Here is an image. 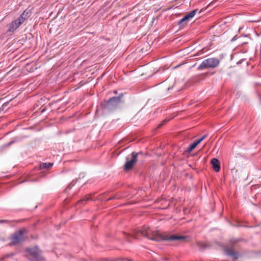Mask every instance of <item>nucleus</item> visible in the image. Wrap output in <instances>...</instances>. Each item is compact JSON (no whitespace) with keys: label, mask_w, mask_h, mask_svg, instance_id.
Returning a JSON list of instances; mask_svg holds the SVG:
<instances>
[{"label":"nucleus","mask_w":261,"mask_h":261,"mask_svg":"<svg viewBox=\"0 0 261 261\" xmlns=\"http://www.w3.org/2000/svg\"><path fill=\"white\" fill-rule=\"evenodd\" d=\"M27 232V229L25 228L19 229L15 231L11 235V242L10 243V246H14L19 244L25 240L24 234Z\"/></svg>","instance_id":"obj_6"},{"label":"nucleus","mask_w":261,"mask_h":261,"mask_svg":"<svg viewBox=\"0 0 261 261\" xmlns=\"http://www.w3.org/2000/svg\"><path fill=\"white\" fill-rule=\"evenodd\" d=\"M114 198H115V197H114V196H113V197H111L109 198L107 200V201H110V200H112V199H114Z\"/></svg>","instance_id":"obj_23"},{"label":"nucleus","mask_w":261,"mask_h":261,"mask_svg":"<svg viewBox=\"0 0 261 261\" xmlns=\"http://www.w3.org/2000/svg\"><path fill=\"white\" fill-rule=\"evenodd\" d=\"M25 251L28 253L27 256L30 261H42L43 260V257L41 255V251L38 247L27 248Z\"/></svg>","instance_id":"obj_4"},{"label":"nucleus","mask_w":261,"mask_h":261,"mask_svg":"<svg viewBox=\"0 0 261 261\" xmlns=\"http://www.w3.org/2000/svg\"><path fill=\"white\" fill-rule=\"evenodd\" d=\"M163 259L165 260H168V258L167 257H165Z\"/></svg>","instance_id":"obj_24"},{"label":"nucleus","mask_w":261,"mask_h":261,"mask_svg":"<svg viewBox=\"0 0 261 261\" xmlns=\"http://www.w3.org/2000/svg\"><path fill=\"white\" fill-rule=\"evenodd\" d=\"M207 136V134H205L203 135L200 139L195 141V142L198 145Z\"/></svg>","instance_id":"obj_17"},{"label":"nucleus","mask_w":261,"mask_h":261,"mask_svg":"<svg viewBox=\"0 0 261 261\" xmlns=\"http://www.w3.org/2000/svg\"><path fill=\"white\" fill-rule=\"evenodd\" d=\"M168 121V120L165 119L158 126V128H161L163 125L166 124Z\"/></svg>","instance_id":"obj_19"},{"label":"nucleus","mask_w":261,"mask_h":261,"mask_svg":"<svg viewBox=\"0 0 261 261\" xmlns=\"http://www.w3.org/2000/svg\"><path fill=\"white\" fill-rule=\"evenodd\" d=\"M53 166V163H41L40 164L39 167L41 170L43 169H49Z\"/></svg>","instance_id":"obj_12"},{"label":"nucleus","mask_w":261,"mask_h":261,"mask_svg":"<svg viewBox=\"0 0 261 261\" xmlns=\"http://www.w3.org/2000/svg\"><path fill=\"white\" fill-rule=\"evenodd\" d=\"M128 261H132V260L130 259H126Z\"/></svg>","instance_id":"obj_25"},{"label":"nucleus","mask_w":261,"mask_h":261,"mask_svg":"<svg viewBox=\"0 0 261 261\" xmlns=\"http://www.w3.org/2000/svg\"><path fill=\"white\" fill-rule=\"evenodd\" d=\"M197 145L198 144H197V143H196L195 141L194 142L189 146L188 148L186 150L187 152L188 153H190L194 149H195Z\"/></svg>","instance_id":"obj_13"},{"label":"nucleus","mask_w":261,"mask_h":261,"mask_svg":"<svg viewBox=\"0 0 261 261\" xmlns=\"http://www.w3.org/2000/svg\"><path fill=\"white\" fill-rule=\"evenodd\" d=\"M147 238L148 239L155 242L162 241H184L188 238L187 236H179L178 234H161L158 232L153 231L149 227L143 226L141 230L134 231L133 237L138 239L139 234Z\"/></svg>","instance_id":"obj_1"},{"label":"nucleus","mask_w":261,"mask_h":261,"mask_svg":"<svg viewBox=\"0 0 261 261\" xmlns=\"http://www.w3.org/2000/svg\"><path fill=\"white\" fill-rule=\"evenodd\" d=\"M197 245L199 247V248L201 249H205V248L207 247V245L202 242H198Z\"/></svg>","instance_id":"obj_16"},{"label":"nucleus","mask_w":261,"mask_h":261,"mask_svg":"<svg viewBox=\"0 0 261 261\" xmlns=\"http://www.w3.org/2000/svg\"><path fill=\"white\" fill-rule=\"evenodd\" d=\"M238 37L236 35L235 36L233 37V38L231 39V42H233L234 41H236Z\"/></svg>","instance_id":"obj_21"},{"label":"nucleus","mask_w":261,"mask_h":261,"mask_svg":"<svg viewBox=\"0 0 261 261\" xmlns=\"http://www.w3.org/2000/svg\"><path fill=\"white\" fill-rule=\"evenodd\" d=\"M143 152L141 151L133 152L130 155V156H127L126 158V162L123 166L124 170L127 171L132 169L138 161V156L143 155Z\"/></svg>","instance_id":"obj_3"},{"label":"nucleus","mask_w":261,"mask_h":261,"mask_svg":"<svg viewBox=\"0 0 261 261\" xmlns=\"http://www.w3.org/2000/svg\"><path fill=\"white\" fill-rule=\"evenodd\" d=\"M14 253H10L7 254L5 255H4L3 257H2V258H0V261H3L5 259L8 258L10 257H12L14 255Z\"/></svg>","instance_id":"obj_15"},{"label":"nucleus","mask_w":261,"mask_h":261,"mask_svg":"<svg viewBox=\"0 0 261 261\" xmlns=\"http://www.w3.org/2000/svg\"><path fill=\"white\" fill-rule=\"evenodd\" d=\"M171 88H170V87H169V88H168V90H170V89H171Z\"/></svg>","instance_id":"obj_27"},{"label":"nucleus","mask_w":261,"mask_h":261,"mask_svg":"<svg viewBox=\"0 0 261 261\" xmlns=\"http://www.w3.org/2000/svg\"><path fill=\"white\" fill-rule=\"evenodd\" d=\"M127 241L130 242V241L128 239H127Z\"/></svg>","instance_id":"obj_30"},{"label":"nucleus","mask_w":261,"mask_h":261,"mask_svg":"<svg viewBox=\"0 0 261 261\" xmlns=\"http://www.w3.org/2000/svg\"><path fill=\"white\" fill-rule=\"evenodd\" d=\"M201 11V10H199L198 9H196L186 14L177 23L179 28L180 29L184 28L187 25L188 22L192 18L197 12L200 13Z\"/></svg>","instance_id":"obj_8"},{"label":"nucleus","mask_w":261,"mask_h":261,"mask_svg":"<svg viewBox=\"0 0 261 261\" xmlns=\"http://www.w3.org/2000/svg\"><path fill=\"white\" fill-rule=\"evenodd\" d=\"M123 96V93H121L118 96L112 97L103 103H101L100 107L105 112H112L117 109L121 103L124 102V101L122 100Z\"/></svg>","instance_id":"obj_2"},{"label":"nucleus","mask_w":261,"mask_h":261,"mask_svg":"<svg viewBox=\"0 0 261 261\" xmlns=\"http://www.w3.org/2000/svg\"><path fill=\"white\" fill-rule=\"evenodd\" d=\"M220 64V61L217 58H210L203 60L199 65L197 70H202L208 68H214Z\"/></svg>","instance_id":"obj_5"},{"label":"nucleus","mask_w":261,"mask_h":261,"mask_svg":"<svg viewBox=\"0 0 261 261\" xmlns=\"http://www.w3.org/2000/svg\"><path fill=\"white\" fill-rule=\"evenodd\" d=\"M238 240L230 241V244L224 247V251L226 255L232 257L234 259H237L240 256V254L234 250L236 248V244Z\"/></svg>","instance_id":"obj_7"},{"label":"nucleus","mask_w":261,"mask_h":261,"mask_svg":"<svg viewBox=\"0 0 261 261\" xmlns=\"http://www.w3.org/2000/svg\"><path fill=\"white\" fill-rule=\"evenodd\" d=\"M31 15V12L30 10H25L23 11V12L19 16L18 18V19H20L22 23H23L25 20L28 19L30 17Z\"/></svg>","instance_id":"obj_11"},{"label":"nucleus","mask_w":261,"mask_h":261,"mask_svg":"<svg viewBox=\"0 0 261 261\" xmlns=\"http://www.w3.org/2000/svg\"><path fill=\"white\" fill-rule=\"evenodd\" d=\"M114 93H117V91H114Z\"/></svg>","instance_id":"obj_29"},{"label":"nucleus","mask_w":261,"mask_h":261,"mask_svg":"<svg viewBox=\"0 0 261 261\" xmlns=\"http://www.w3.org/2000/svg\"><path fill=\"white\" fill-rule=\"evenodd\" d=\"M212 167L215 171L219 172L220 170V163L219 161L216 158H213L211 161Z\"/></svg>","instance_id":"obj_10"},{"label":"nucleus","mask_w":261,"mask_h":261,"mask_svg":"<svg viewBox=\"0 0 261 261\" xmlns=\"http://www.w3.org/2000/svg\"><path fill=\"white\" fill-rule=\"evenodd\" d=\"M0 223H9L10 221L8 220H0Z\"/></svg>","instance_id":"obj_20"},{"label":"nucleus","mask_w":261,"mask_h":261,"mask_svg":"<svg viewBox=\"0 0 261 261\" xmlns=\"http://www.w3.org/2000/svg\"><path fill=\"white\" fill-rule=\"evenodd\" d=\"M91 200V197L89 195H87V196H85L83 199H81L79 201V203H82L83 204H85V203L84 202L85 201H88V200Z\"/></svg>","instance_id":"obj_14"},{"label":"nucleus","mask_w":261,"mask_h":261,"mask_svg":"<svg viewBox=\"0 0 261 261\" xmlns=\"http://www.w3.org/2000/svg\"><path fill=\"white\" fill-rule=\"evenodd\" d=\"M124 234H125V236L126 237L128 236V235H127V234H125V233Z\"/></svg>","instance_id":"obj_28"},{"label":"nucleus","mask_w":261,"mask_h":261,"mask_svg":"<svg viewBox=\"0 0 261 261\" xmlns=\"http://www.w3.org/2000/svg\"><path fill=\"white\" fill-rule=\"evenodd\" d=\"M22 21H21L20 20V19H18V18L16 19V20H14L13 21H12L10 25V28L8 30V31L10 32H14L15 30H16L21 24H22Z\"/></svg>","instance_id":"obj_9"},{"label":"nucleus","mask_w":261,"mask_h":261,"mask_svg":"<svg viewBox=\"0 0 261 261\" xmlns=\"http://www.w3.org/2000/svg\"><path fill=\"white\" fill-rule=\"evenodd\" d=\"M9 104V102H5L3 106H2V107L0 108V110L1 111H4L6 108V107L8 106Z\"/></svg>","instance_id":"obj_18"},{"label":"nucleus","mask_w":261,"mask_h":261,"mask_svg":"<svg viewBox=\"0 0 261 261\" xmlns=\"http://www.w3.org/2000/svg\"><path fill=\"white\" fill-rule=\"evenodd\" d=\"M107 261H118L119 260V259H106Z\"/></svg>","instance_id":"obj_22"},{"label":"nucleus","mask_w":261,"mask_h":261,"mask_svg":"<svg viewBox=\"0 0 261 261\" xmlns=\"http://www.w3.org/2000/svg\"><path fill=\"white\" fill-rule=\"evenodd\" d=\"M12 143H13L12 142H10V143H9V145H11V144H12Z\"/></svg>","instance_id":"obj_26"}]
</instances>
